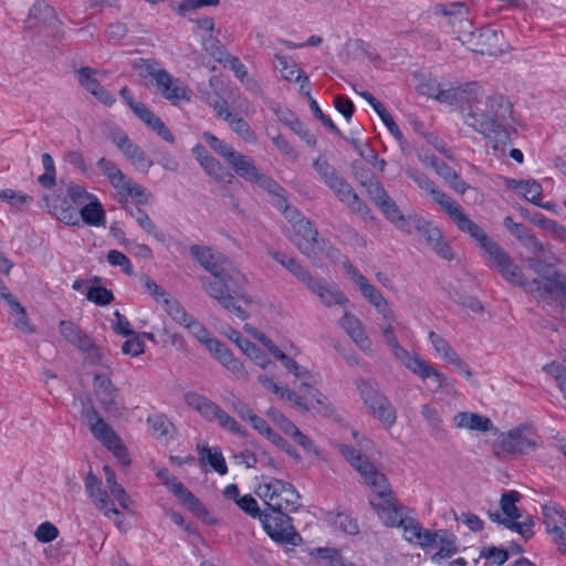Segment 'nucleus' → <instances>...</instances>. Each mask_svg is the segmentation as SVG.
Returning a JSON list of instances; mask_svg holds the SVG:
<instances>
[{"label":"nucleus","mask_w":566,"mask_h":566,"mask_svg":"<svg viewBox=\"0 0 566 566\" xmlns=\"http://www.w3.org/2000/svg\"><path fill=\"white\" fill-rule=\"evenodd\" d=\"M190 253L212 275V279H199L203 291L226 311L245 321L249 314L239 302L251 305L253 298L244 290L247 279L238 266L223 254L213 253L208 247L192 245Z\"/></svg>","instance_id":"1"},{"label":"nucleus","mask_w":566,"mask_h":566,"mask_svg":"<svg viewBox=\"0 0 566 566\" xmlns=\"http://www.w3.org/2000/svg\"><path fill=\"white\" fill-rule=\"evenodd\" d=\"M512 105L501 94L479 97L464 114V122L475 132L493 140V148L505 151L510 142L509 118Z\"/></svg>","instance_id":"2"},{"label":"nucleus","mask_w":566,"mask_h":566,"mask_svg":"<svg viewBox=\"0 0 566 566\" xmlns=\"http://www.w3.org/2000/svg\"><path fill=\"white\" fill-rule=\"evenodd\" d=\"M450 217L461 231L469 233L476 240L480 248L484 251L488 261L505 281L525 287L528 293V284L531 282H527L521 268L511 260L510 255L497 242L490 239L480 226L469 219L468 214H450Z\"/></svg>","instance_id":"3"},{"label":"nucleus","mask_w":566,"mask_h":566,"mask_svg":"<svg viewBox=\"0 0 566 566\" xmlns=\"http://www.w3.org/2000/svg\"><path fill=\"white\" fill-rule=\"evenodd\" d=\"M287 222L290 226L285 227V233L289 240L307 259L313 262L322 256L337 259L339 251L318 237V231L304 214H290Z\"/></svg>","instance_id":"4"},{"label":"nucleus","mask_w":566,"mask_h":566,"mask_svg":"<svg viewBox=\"0 0 566 566\" xmlns=\"http://www.w3.org/2000/svg\"><path fill=\"white\" fill-rule=\"evenodd\" d=\"M387 219L400 231L423 237L427 243L444 260H452L453 253L443 240L440 229L420 214H386Z\"/></svg>","instance_id":"5"},{"label":"nucleus","mask_w":566,"mask_h":566,"mask_svg":"<svg viewBox=\"0 0 566 566\" xmlns=\"http://www.w3.org/2000/svg\"><path fill=\"white\" fill-rule=\"evenodd\" d=\"M255 494L268 506L265 511L285 510L294 512L300 506V495L295 488L283 480L261 476Z\"/></svg>","instance_id":"6"},{"label":"nucleus","mask_w":566,"mask_h":566,"mask_svg":"<svg viewBox=\"0 0 566 566\" xmlns=\"http://www.w3.org/2000/svg\"><path fill=\"white\" fill-rule=\"evenodd\" d=\"M423 91L428 96L449 105L464 106L463 115L478 102L479 97H485L484 90L475 82L465 83L457 87H444L440 83H432L424 86Z\"/></svg>","instance_id":"7"},{"label":"nucleus","mask_w":566,"mask_h":566,"mask_svg":"<svg viewBox=\"0 0 566 566\" xmlns=\"http://www.w3.org/2000/svg\"><path fill=\"white\" fill-rule=\"evenodd\" d=\"M185 402L195 409L202 418L210 422H217L220 428L229 432L244 437L247 431L230 415H228L219 405L211 399L197 392H188L185 395Z\"/></svg>","instance_id":"8"},{"label":"nucleus","mask_w":566,"mask_h":566,"mask_svg":"<svg viewBox=\"0 0 566 566\" xmlns=\"http://www.w3.org/2000/svg\"><path fill=\"white\" fill-rule=\"evenodd\" d=\"M185 402L195 409L202 418L210 422H217L220 428L229 432L244 437L247 431L230 415H228L219 405L211 399L197 392H188L185 395Z\"/></svg>","instance_id":"9"},{"label":"nucleus","mask_w":566,"mask_h":566,"mask_svg":"<svg viewBox=\"0 0 566 566\" xmlns=\"http://www.w3.org/2000/svg\"><path fill=\"white\" fill-rule=\"evenodd\" d=\"M377 476L378 481L373 482L374 495L369 497V504L386 526L394 527L396 518L406 512L407 507L394 496L386 475Z\"/></svg>","instance_id":"10"},{"label":"nucleus","mask_w":566,"mask_h":566,"mask_svg":"<svg viewBox=\"0 0 566 566\" xmlns=\"http://www.w3.org/2000/svg\"><path fill=\"white\" fill-rule=\"evenodd\" d=\"M83 418L85 419L90 430L95 439L103 443L114 457L123 464H128L127 450L123 444L118 434L113 428L105 422L93 406L83 409Z\"/></svg>","instance_id":"11"},{"label":"nucleus","mask_w":566,"mask_h":566,"mask_svg":"<svg viewBox=\"0 0 566 566\" xmlns=\"http://www.w3.org/2000/svg\"><path fill=\"white\" fill-rule=\"evenodd\" d=\"M260 522L264 532L269 537L277 544L282 545H300L302 543L301 535L295 531L289 511H263Z\"/></svg>","instance_id":"12"},{"label":"nucleus","mask_w":566,"mask_h":566,"mask_svg":"<svg viewBox=\"0 0 566 566\" xmlns=\"http://www.w3.org/2000/svg\"><path fill=\"white\" fill-rule=\"evenodd\" d=\"M528 293L538 302L552 304L558 302L563 319L566 322V274L554 272L552 277L533 280Z\"/></svg>","instance_id":"13"},{"label":"nucleus","mask_w":566,"mask_h":566,"mask_svg":"<svg viewBox=\"0 0 566 566\" xmlns=\"http://www.w3.org/2000/svg\"><path fill=\"white\" fill-rule=\"evenodd\" d=\"M503 34L501 31L485 27L475 32L464 30L462 44L482 55H497L503 51Z\"/></svg>","instance_id":"14"},{"label":"nucleus","mask_w":566,"mask_h":566,"mask_svg":"<svg viewBox=\"0 0 566 566\" xmlns=\"http://www.w3.org/2000/svg\"><path fill=\"white\" fill-rule=\"evenodd\" d=\"M85 490L103 515L112 520L120 530L124 515L116 509L115 503L109 497L107 491L103 489L102 481L93 473H88L85 479Z\"/></svg>","instance_id":"15"},{"label":"nucleus","mask_w":566,"mask_h":566,"mask_svg":"<svg viewBox=\"0 0 566 566\" xmlns=\"http://www.w3.org/2000/svg\"><path fill=\"white\" fill-rule=\"evenodd\" d=\"M403 366L422 380L430 379L436 386L433 392L444 391L453 394L454 388L452 381L441 371L436 369L431 364L423 359L420 355L413 354Z\"/></svg>","instance_id":"16"},{"label":"nucleus","mask_w":566,"mask_h":566,"mask_svg":"<svg viewBox=\"0 0 566 566\" xmlns=\"http://www.w3.org/2000/svg\"><path fill=\"white\" fill-rule=\"evenodd\" d=\"M538 436L526 426L510 430L502 439V447L509 453L528 454L537 448Z\"/></svg>","instance_id":"17"},{"label":"nucleus","mask_w":566,"mask_h":566,"mask_svg":"<svg viewBox=\"0 0 566 566\" xmlns=\"http://www.w3.org/2000/svg\"><path fill=\"white\" fill-rule=\"evenodd\" d=\"M65 203L67 205L65 210L104 212L103 206L98 199L94 195L88 193L83 187L75 184L69 186Z\"/></svg>","instance_id":"18"},{"label":"nucleus","mask_w":566,"mask_h":566,"mask_svg":"<svg viewBox=\"0 0 566 566\" xmlns=\"http://www.w3.org/2000/svg\"><path fill=\"white\" fill-rule=\"evenodd\" d=\"M112 142L138 170L147 171L151 167L153 161L125 133H114L112 135Z\"/></svg>","instance_id":"19"},{"label":"nucleus","mask_w":566,"mask_h":566,"mask_svg":"<svg viewBox=\"0 0 566 566\" xmlns=\"http://www.w3.org/2000/svg\"><path fill=\"white\" fill-rule=\"evenodd\" d=\"M325 306L345 305L348 303L346 295L336 285L328 284L324 279L314 276L306 284Z\"/></svg>","instance_id":"20"},{"label":"nucleus","mask_w":566,"mask_h":566,"mask_svg":"<svg viewBox=\"0 0 566 566\" xmlns=\"http://www.w3.org/2000/svg\"><path fill=\"white\" fill-rule=\"evenodd\" d=\"M505 186L509 189L516 190L518 195L537 207L546 210L554 209L552 202H542V186L535 180H516L509 178L505 180Z\"/></svg>","instance_id":"21"},{"label":"nucleus","mask_w":566,"mask_h":566,"mask_svg":"<svg viewBox=\"0 0 566 566\" xmlns=\"http://www.w3.org/2000/svg\"><path fill=\"white\" fill-rule=\"evenodd\" d=\"M94 391L97 400L105 411H115L120 407L117 389L111 379L104 375H96L94 378Z\"/></svg>","instance_id":"22"},{"label":"nucleus","mask_w":566,"mask_h":566,"mask_svg":"<svg viewBox=\"0 0 566 566\" xmlns=\"http://www.w3.org/2000/svg\"><path fill=\"white\" fill-rule=\"evenodd\" d=\"M157 90L168 101L177 103L188 99V90L179 78L171 76L166 70L155 81Z\"/></svg>","instance_id":"23"},{"label":"nucleus","mask_w":566,"mask_h":566,"mask_svg":"<svg viewBox=\"0 0 566 566\" xmlns=\"http://www.w3.org/2000/svg\"><path fill=\"white\" fill-rule=\"evenodd\" d=\"M60 332L69 343L78 347L81 350L86 353H94L97 350L91 337L73 322L61 321Z\"/></svg>","instance_id":"24"},{"label":"nucleus","mask_w":566,"mask_h":566,"mask_svg":"<svg viewBox=\"0 0 566 566\" xmlns=\"http://www.w3.org/2000/svg\"><path fill=\"white\" fill-rule=\"evenodd\" d=\"M339 325L361 350L366 352L370 349V339L366 335L360 321L356 316L345 312L339 321Z\"/></svg>","instance_id":"25"},{"label":"nucleus","mask_w":566,"mask_h":566,"mask_svg":"<svg viewBox=\"0 0 566 566\" xmlns=\"http://www.w3.org/2000/svg\"><path fill=\"white\" fill-rule=\"evenodd\" d=\"M134 114L164 140L169 143L174 142V136L166 127L165 123L145 104L134 105Z\"/></svg>","instance_id":"26"},{"label":"nucleus","mask_w":566,"mask_h":566,"mask_svg":"<svg viewBox=\"0 0 566 566\" xmlns=\"http://www.w3.org/2000/svg\"><path fill=\"white\" fill-rule=\"evenodd\" d=\"M315 382V378L312 375V381L310 388H303V390H300L302 395H300L304 401L307 402V408L300 407L303 410H310L313 409L314 411L322 413L324 416H329L333 412L332 405L329 403L326 396H324L322 392H319L317 389L313 387V384Z\"/></svg>","instance_id":"27"},{"label":"nucleus","mask_w":566,"mask_h":566,"mask_svg":"<svg viewBox=\"0 0 566 566\" xmlns=\"http://www.w3.org/2000/svg\"><path fill=\"white\" fill-rule=\"evenodd\" d=\"M453 421L455 427L471 431L489 432L494 428L490 418L473 412H459Z\"/></svg>","instance_id":"28"},{"label":"nucleus","mask_w":566,"mask_h":566,"mask_svg":"<svg viewBox=\"0 0 566 566\" xmlns=\"http://www.w3.org/2000/svg\"><path fill=\"white\" fill-rule=\"evenodd\" d=\"M56 20L55 10L44 1H36L29 10L25 20L28 28L36 25H52Z\"/></svg>","instance_id":"29"},{"label":"nucleus","mask_w":566,"mask_h":566,"mask_svg":"<svg viewBox=\"0 0 566 566\" xmlns=\"http://www.w3.org/2000/svg\"><path fill=\"white\" fill-rule=\"evenodd\" d=\"M355 386L364 405L371 410L380 403L381 399L388 398L379 388L378 384L370 379H357Z\"/></svg>","instance_id":"30"},{"label":"nucleus","mask_w":566,"mask_h":566,"mask_svg":"<svg viewBox=\"0 0 566 566\" xmlns=\"http://www.w3.org/2000/svg\"><path fill=\"white\" fill-rule=\"evenodd\" d=\"M430 167L446 181V184L459 193H463L468 184L460 178L455 170L441 159H431Z\"/></svg>","instance_id":"31"},{"label":"nucleus","mask_w":566,"mask_h":566,"mask_svg":"<svg viewBox=\"0 0 566 566\" xmlns=\"http://www.w3.org/2000/svg\"><path fill=\"white\" fill-rule=\"evenodd\" d=\"M165 484L191 512L200 514L205 510L202 503L176 478H169Z\"/></svg>","instance_id":"32"},{"label":"nucleus","mask_w":566,"mask_h":566,"mask_svg":"<svg viewBox=\"0 0 566 566\" xmlns=\"http://www.w3.org/2000/svg\"><path fill=\"white\" fill-rule=\"evenodd\" d=\"M165 484L191 512L200 514L205 510L202 503L176 478H169Z\"/></svg>","instance_id":"33"},{"label":"nucleus","mask_w":566,"mask_h":566,"mask_svg":"<svg viewBox=\"0 0 566 566\" xmlns=\"http://www.w3.org/2000/svg\"><path fill=\"white\" fill-rule=\"evenodd\" d=\"M122 196L130 198L132 202L135 203L138 209L142 207L150 208L154 202V196L142 185L135 182L132 178L125 184L123 188L117 191Z\"/></svg>","instance_id":"34"},{"label":"nucleus","mask_w":566,"mask_h":566,"mask_svg":"<svg viewBox=\"0 0 566 566\" xmlns=\"http://www.w3.org/2000/svg\"><path fill=\"white\" fill-rule=\"evenodd\" d=\"M505 227L525 247H527L533 253L543 251V243H541L523 223L514 222L511 216H507L504 220Z\"/></svg>","instance_id":"35"},{"label":"nucleus","mask_w":566,"mask_h":566,"mask_svg":"<svg viewBox=\"0 0 566 566\" xmlns=\"http://www.w3.org/2000/svg\"><path fill=\"white\" fill-rule=\"evenodd\" d=\"M364 187L366 188L370 199L382 212H397L395 201L388 196V193L386 192V190L378 180L371 179Z\"/></svg>","instance_id":"36"},{"label":"nucleus","mask_w":566,"mask_h":566,"mask_svg":"<svg viewBox=\"0 0 566 566\" xmlns=\"http://www.w3.org/2000/svg\"><path fill=\"white\" fill-rule=\"evenodd\" d=\"M394 321L388 322H381L379 323V329L382 333V336L387 343V345L390 347L391 353L398 361H400L402 365L412 356L407 349H405L398 342V338L395 334Z\"/></svg>","instance_id":"37"},{"label":"nucleus","mask_w":566,"mask_h":566,"mask_svg":"<svg viewBox=\"0 0 566 566\" xmlns=\"http://www.w3.org/2000/svg\"><path fill=\"white\" fill-rule=\"evenodd\" d=\"M437 543L439 544V549L431 556V560L436 564H440L458 552L457 537L447 530L438 531Z\"/></svg>","instance_id":"38"},{"label":"nucleus","mask_w":566,"mask_h":566,"mask_svg":"<svg viewBox=\"0 0 566 566\" xmlns=\"http://www.w3.org/2000/svg\"><path fill=\"white\" fill-rule=\"evenodd\" d=\"M234 172L248 182L253 184L261 172L253 159L240 153L230 164Z\"/></svg>","instance_id":"39"},{"label":"nucleus","mask_w":566,"mask_h":566,"mask_svg":"<svg viewBox=\"0 0 566 566\" xmlns=\"http://www.w3.org/2000/svg\"><path fill=\"white\" fill-rule=\"evenodd\" d=\"M258 379H259L260 384L265 389L272 391L273 394H275L280 398L286 399L289 401H292L296 407H305V408L308 407L307 402L304 401V399L298 394H296L295 391L290 390V389H287L285 387H281V386L276 385L273 381V379L270 378L269 376L260 375Z\"/></svg>","instance_id":"40"},{"label":"nucleus","mask_w":566,"mask_h":566,"mask_svg":"<svg viewBox=\"0 0 566 566\" xmlns=\"http://www.w3.org/2000/svg\"><path fill=\"white\" fill-rule=\"evenodd\" d=\"M203 140L209 147L220 157H222L229 165L235 159L240 151L224 140L218 138L210 132H205L202 135Z\"/></svg>","instance_id":"41"},{"label":"nucleus","mask_w":566,"mask_h":566,"mask_svg":"<svg viewBox=\"0 0 566 566\" xmlns=\"http://www.w3.org/2000/svg\"><path fill=\"white\" fill-rule=\"evenodd\" d=\"M202 169L210 178L221 186L231 185L235 179L234 175L214 157L208 160Z\"/></svg>","instance_id":"42"},{"label":"nucleus","mask_w":566,"mask_h":566,"mask_svg":"<svg viewBox=\"0 0 566 566\" xmlns=\"http://www.w3.org/2000/svg\"><path fill=\"white\" fill-rule=\"evenodd\" d=\"M97 167L108 178L111 185L118 191L128 182L126 176L112 160L103 157L98 160Z\"/></svg>","instance_id":"43"},{"label":"nucleus","mask_w":566,"mask_h":566,"mask_svg":"<svg viewBox=\"0 0 566 566\" xmlns=\"http://www.w3.org/2000/svg\"><path fill=\"white\" fill-rule=\"evenodd\" d=\"M254 185H258L260 188L268 191L270 195H273L276 200L277 209H285L287 210L286 200H285V190L270 176H266L262 172L259 174L258 178L253 182Z\"/></svg>","instance_id":"44"},{"label":"nucleus","mask_w":566,"mask_h":566,"mask_svg":"<svg viewBox=\"0 0 566 566\" xmlns=\"http://www.w3.org/2000/svg\"><path fill=\"white\" fill-rule=\"evenodd\" d=\"M279 361L282 363V365L292 373L297 379L301 380V384L298 386V390H303V388H310L311 381H312V375L310 371L300 366L294 359L290 358L287 355H285L283 352L279 355L276 358Z\"/></svg>","instance_id":"45"},{"label":"nucleus","mask_w":566,"mask_h":566,"mask_svg":"<svg viewBox=\"0 0 566 566\" xmlns=\"http://www.w3.org/2000/svg\"><path fill=\"white\" fill-rule=\"evenodd\" d=\"M547 532L558 528V525H566V511L556 503H548L542 506Z\"/></svg>","instance_id":"46"},{"label":"nucleus","mask_w":566,"mask_h":566,"mask_svg":"<svg viewBox=\"0 0 566 566\" xmlns=\"http://www.w3.org/2000/svg\"><path fill=\"white\" fill-rule=\"evenodd\" d=\"M534 255L528 258L526 260V263L530 269H532L537 274L542 275L539 280H545L551 276H546L547 273V266L551 263V261L554 259L552 251L548 249V247L543 244V251H538L537 253H533Z\"/></svg>","instance_id":"47"},{"label":"nucleus","mask_w":566,"mask_h":566,"mask_svg":"<svg viewBox=\"0 0 566 566\" xmlns=\"http://www.w3.org/2000/svg\"><path fill=\"white\" fill-rule=\"evenodd\" d=\"M370 412L386 429L394 427L397 421L396 408L388 398L381 399L380 403L373 408Z\"/></svg>","instance_id":"48"},{"label":"nucleus","mask_w":566,"mask_h":566,"mask_svg":"<svg viewBox=\"0 0 566 566\" xmlns=\"http://www.w3.org/2000/svg\"><path fill=\"white\" fill-rule=\"evenodd\" d=\"M227 123L231 129L244 142L254 143L256 140V136L248 122H245L238 114H227Z\"/></svg>","instance_id":"49"},{"label":"nucleus","mask_w":566,"mask_h":566,"mask_svg":"<svg viewBox=\"0 0 566 566\" xmlns=\"http://www.w3.org/2000/svg\"><path fill=\"white\" fill-rule=\"evenodd\" d=\"M520 499L521 494L514 490L504 492L501 496V511L507 518H511V521L521 517L520 509L516 506V502H518Z\"/></svg>","instance_id":"50"},{"label":"nucleus","mask_w":566,"mask_h":566,"mask_svg":"<svg viewBox=\"0 0 566 566\" xmlns=\"http://www.w3.org/2000/svg\"><path fill=\"white\" fill-rule=\"evenodd\" d=\"M394 527H400L403 538L413 544L417 536L420 534L421 525L415 518L407 516L406 512H402L400 516L396 518Z\"/></svg>","instance_id":"51"},{"label":"nucleus","mask_w":566,"mask_h":566,"mask_svg":"<svg viewBox=\"0 0 566 566\" xmlns=\"http://www.w3.org/2000/svg\"><path fill=\"white\" fill-rule=\"evenodd\" d=\"M198 449L202 459H207L208 463L216 472H218L220 475L227 474L228 467L219 448L210 449L208 447H198Z\"/></svg>","instance_id":"52"},{"label":"nucleus","mask_w":566,"mask_h":566,"mask_svg":"<svg viewBox=\"0 0 566 566\" xmlns=\"http://www.w3.org/2000/svg\"><path fill=\"white\" fill-rule=\"evenodd\" d=\"M251 423V426L262 436L266 437L269 440L276 444H287L286 441H284L280 434H277L264 420L263 418L259 417L254 412L251 415V417L247 420Z\"/></svg>","instance_id":"53"},{"label":"nucleus","mask_w":566,"mask_h":566,"mask_svg":"<svg viewBox=\"0 0 566 566\" xmlns=\"http://www.w3.org/2000/svg\"><path fill=\"white\" fill-rule=\"evenodd\" d=\"M163 307L177 324L184 327H186L187 323L192 318L176 298L170 297L169 300H165Z\"/></svg>","instance_id":"54"},{"label":"nucleus","mask_w":566,"mask_h":566,"mask_svg":"<svg viewBox=\"0 0 566 566\" xmlns=\"http://www.w3.org/2000/svg\"><path fill=\"white\" fill-rule=\"evenodd\" d=\"M328 518L335 525V527L339 528L344 533L348 535H355L359 532L358 524L356 520H354L349 514L344 512L329 513Z\"/></svg>","instance_id":"55"},{"label":"nucleus","mask_w":566,"mask_h":566,"mask_svg":"<svg viewBox=\"0 0 566 566\" xmlns=\"http://www.w3.org/2000/svg\"><path fill=\"white\" fill-rule=\"evenodd\" d=\"M42 166L44 168V172L38 177L39 184L43 188H52L55 186L56 180V170H55V164L50 154H43L41 157Z\"/></svg>","instance_id":"56"},{"label":"nucleus","mask_w":566,"mask_h":566,"mask_svg":"<svg viewBox=\"0 0 566 566\" xmlns=\"http://www.w3.org/2000/svg\"><path fill=\"white\" fill-rule=\"evenodd\" d=\"M133 67L138 71L142 77H151L154 81H156L165 71L163 67H160L157 61L149 59L136 60L133 64Z\"/></svg>","instance_id":"57"},{"label":"nucleus","mask_w":566,"mask_h":566,"mask_svg":"<svg viewBox=\"0 0 566 566\" xmlns=\"http://www.w3.org/2000/svg\"><path fill=\"white\" fill-rule=\"evenodd\" d=\"M314 168L318 172L322 180L329 187L333 188L342 177L337 174L335 168L331 166L325 159L317 158L314 161Z\"/></svg>","instance_id":"58"},{"label":"nucleus","mask_w":566,"mask_h":566,"mask_svg":"<svg viewBox=\"0 0 566 566\" xmlns=\"http://www.w3.org/2000/svg\"><path fill=\"white\" fill-rule=\"evenodd\" d=\"M353 468L359 472V474L364 478L365 483L369 488L374 486V481H378V479H376L378 478L377 475H385L384 473L379 472L375 464L365 455L360 459L359 462L357 461Z\"/></svg>","instance_id":"59"},{"label":"nucleus","mask_w":566,"mask_h":566,"mask_svg":"<svg viewBox=\"0 0 566 566\" xmlns=\"http://www.w3.org/2000/svg\"><path fill=\"white\" fill-rule=\"evenodd\" d=\"M0 199L9 202L12 208L17 209L28 208L33 200L31 196L13 189L0 190Z\"/></svg>","instance_id":"60"},{"label":"nucleus","mask_w":566,"mask_h":566,"mask_svg":"<svg viewBox=\"0 0 566 566\" xmlns=\"http://www.w3.org/2000/svg\"><path fill=\"white\" fill-rule=\"evenodd\" d=\"M275 67L280 71L281 76L287 81L298 82L302 77L301 70L293 62H290L287 57L283 55H276Z\"/></svg>","instance_id":"61"},{"label":"nucleus","mask_w":566,"mask_h":566,"mask_svg":"<svg viewBox=\"0 0 566 566\" xmlns=\"http://www.w3.org/2000/svg\"><path fill=\"white\" fill-rule=\"evenodd\" d=\"M531 221L546 231L552 232L557 238L566 240V228L558 224L556 221L545 218L543 214H532Z\"/></svg>","instance_id":"62"},{"label":"nucleus","mask_w":566,"mask_h":566,"mask_svg":"<svg viewBox=\"0 0 566 566\" xmlns=\"http://www.w3.org/2000/svg\"><path fill=\"white\" fill-rule=\"evenodd\" d=\"M85 296L88 301L98 306H106L114 300L113 292L103 286L87 287Z\"/></svg>","instance_id":"63"},{"label":"nucleus","mask_w":566,"mask_h":566,"mask_svg":"<svg viewBox=\"0 0 566 566\" xmlns=\"http://www.w3.org/2000/svg\"><path fill=\"white\" fill-rule=\"evenodd\" d=\"M340 201L346 202L350 208L358 202V196L354 192L352 186L342 178L333 188H331Z\"/></svg>","instance_id":"64"}]
</instances>
